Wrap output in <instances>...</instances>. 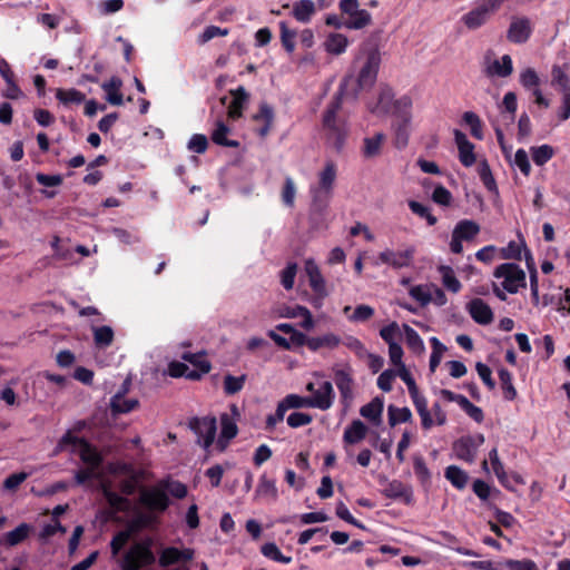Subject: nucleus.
Listing matches in <instances>:
<instances>
[{
    "instance_id": "1",
    "label": "nucleus",
    "mask_w": 570,
    "mask_h": 570,
    "mask_svg": "<svg viewBox=\"0 0 570 570\" xmlns=\"http://www.w3.org/2000/svg\"><path fill=\"white\" fill-rule=\"evenodd\" d=\"M70 451L78 454L83 463L85 469L76 473V481L82 484L89 480L96 479L99 482L104 497L110 508L115 511H129L131 503L128 499L118 495L115 492L119 488L121 493L131 494L137 487V479L132 470L126 464H112L109 466L110 479L104 475L100 469L101 456L90 444L83 439H79L68 431L59 441L56 452Z\"/></svg>"
},
{
    "instance_id": "2",
    "label": "nucleus",
    "mask_w": 570,
    "mask_h": 570,
    "mask_svg": "<svg viewBox=\"0 0 570 570\" xmlns=\"http://www.w3.org/2000/svg\"><path fill=\"white\" fill-rule=\"evenodd\" d=\"M492 291L500 301H507V294H517L527 286L525 272L514 263H503L493 271Z\"/></svg>"
},
{
    "instance_id": "3",
    "label": "nucleus",
    "mask_w": 570,
    "mask_h": 570,
    "mask_svg": "<svg viewBox=\"0 0 570 570\" xmlns=\"http://www.w3.org/2000/svg\"><path fill=\"white\" fill-rule=\"evenodd\" d=\"M337 177V165L327 160L317 174V183L309 187L312 202L318 208L326 207L333 196Z\"/></svg>"
},
{
    "instance_id": "4",
    "label": "nucleus",
    "mask_w": 570,
    "mask_h": 570,
    "mask_svg": "<svg viewBox=\"0 0 570 570\" xmlns=\"http://www.w3.org/2000/svg\"><path fill=\"white\" fill-rule=\"evenodd\" d=\"M346 81L341 86L338 95L328 106L323 117L324 128L327 130V138L336 150H340L345 141L347 129L344 122L336 119L342 104V97L345 95Z\"/></svg>"
},
{
    "instance_id": "5",
    "label": "nucleus",
    "mask_w": 570,
    "mask_h": 570,
    "mask_svg": "<svg viewBox=\"0 0 570 570\" xmlns=\"http://www.w3.org/2000/svg\"><path fill=\"white\" fill-rule=\"evenodd\" d=\"M340 10L346 16L343 21L346 29L360 30L372 23V14L360 8L358 0H341Z\"/></svg>"
},
{
    "instance_id": "6",
    "label": "nucleus",
    "mask_w": 570,
    "mask_h": 570,
    "mask_svg": "<svg viewBox=\"0 0 570 570\" xmlns=\"http://www.w3.org/2000/svg\"><path fill=\"white\" fill-rule=\"evenodd\" d=\"M155 557L150 550L149 542L134 544L122 557L121 570H140L142 567L153 563Z\"/></svg>"
},
{
    "instance_id": "7",
    "label": "nucleus",
    "mask_w": 570,
    "mask_h": 570,
    "mask_svg": "<svg viewBox=\"0 0 570 570\" xmlns=\"http://www.w3.org/2000/svg\"><path fill=\"white\" fill-rule=\"evenodd\" d=\"M414 252L413 247L399 250L385 248L375 257L374 265H386L395 269L409 267L412 264Z\"/></svg>"
},
{
    "instance_id": "8",
    "label": "nucleus",
    "mask_w": 570,
    "mask_h": 570,
    "mask_svg": "<svg viewBox=\"0 0 570 570\" xmlns=\"http://www.w3.org/2000/svg\"><path fill=\"white\" fill-rule=\"evenodd\" d=\"M304 271L308 277L309 286L315 294L313 304L314 306L320 307L323 299L328 295L325 278L323 277L317 264L312 258L305 261Z\"/></svg>"
},
{
    "instance_id": "9",
    "label": "nucleus",
    "mask_w": 570,
    "mask_h": 570,
    "mask_svg": "<svg viewBox=\"0 0 570 570\" xmlns=\"http://www.w3.org/2000/svg\"><path fill=\"white\" fill-rule=\"evenodd\" d=\"M330 386H325L322 393L316 399L303 397L297 394H289L284 397L279 403L286 410L289 409H301V407H315L320 410H328L330 397H328Z\"/></svg>"
},
{
    "instance_id": "10",
    "label": "nucleus",
    "mask_w": 570,
    "mask_h": 570,
    "mask_svg": "<svg viewBox=\"0 0 570 570\" xmlns=\"http://www.w3.org/2000/svg\"><path fill=\"white\" fill-rule=\"evenodd\" d=\"M480 232V226L469 219L459 222L453 232L450 248L453 253L460 254L463 250L462 242L472 240Z\"/></svg>"
},
{
    "instance_id": "11",
    "label": "nucleus",
    "mask_w": 570,
    "mask_h": 570,
    "mask_svg": "<svg viewBox=\"0 0 570 570\" xmlns=\"http://www.w3.org/2000/svg\"><path fill=\"white\" fill-rule=\"evenodd\" d=\"M140 502L151 512H164L169 505L165 488L158 483L140 492Z\"/></svg>"
},
{
    "instance_id": "12",
    "label": "nucleus",
    "mask_w": 570,
    "mask_h": 570,
    "mask_svg": "<svg viewBox=\"0 0 570 570\" xmlns=\"http://www.w3.org/2000/svg\"><path fill=\"white\" fill-rule=\"evenodd\" d=\"M190 428L194 430L198 438L197 442L204 449H208L213 444L217 431L215 417H196L190 421Z\"/></svg>"
},
{
    "instance_id": "13",
    "label": "nucleus",
    "mask_w": 570,
    "mask_h": 570,
    "mask_svg": "<svg viewBox=\"0 0 570 570\" xmlns=\"http://www.w3.org/2000/svg\"><path fill=\"white\" fill-rule=\"evenodd\" d=\"M483 442L484 436L482 434L463 436L454 443L453 450L459 459L466 462H473L476 456L478 449L483 444Z\"/></svg>"
},
{
    "instance_id": "14",
    "label": "nucleus",
    "mask_w": 570,
    "mask_h": 570,
    "mask_svg": "<svg viewBox=\"0 0 570 570\" xmlns=\"http://www.w3.org/2000/svg\"><path fill=\"white\" fill-rule=\"evenodd\" d=\"M381 63V57L379 51H368L366 59L358 73V86L361 88L371 87L376 79L377 71Z\"/></svg>"
},
{
    "instance_id": "15",
    "label": "nucleus",
    "mask_w": 570,
    "mask_h": 570,
    "mask_svg": "<svg viewBox=\"0 0 570 570\" xmlns=\"http://www.w3.org/2000/svg\"><path fill=\"white\" fill-rule=\"evenodd\" d=\"M532 33V24L528 18H513L508 29V40L513 43H524Z\"/></svg>"
},
{
    "instance_id": "16",
    "label": "nucleus",
    "mask_w": 570,
    "mask_h": 570,
    "mask_svg": "<svg viewBox=\"0 0 570 570\" xmlns=\"http://www.w3.org/2000/svg\"><path fill=\"white\" fill-rule=\"evenodd\" d=\"M454 140L459 149L461 164L465 167H471L475 163L473 144L470 142L466 136L460 130H454Z\"/></svg>"
},
{
    "instance_id": "17",
    "label": "nucleus",
    "mask_w": 570,
    "mask_h": 570,
    "mask_svg": "<svg viewBox=\"0 0 570 570\" xmlns=\"http://www.w3.org/2000/svg\"><path fill=\"white\" fill-rule=\"evenodd\" d=\"M471 317L479 324L487 325L493 321L491 307L480 298H474L468 304Z\"/></svg>"
},
{
    "instance_id": "18",
    "label": "nucleus",
    "mask_w": 570,
    "mask_h": 570,
    "mask_svg": "<svg viewBox=\"0 0 570 570\" xmlns=\"http://www.w3.org/2000/svg\"><path fill=\"white\" fill-rule=\"evenodd\" d=\"M348 45L350 40L345 35L330 32L323 42V48L328 55L341 56L347 50Z\"/></svg>"
},
{
    "instance_id": "19",
    "label": "nucleus",
    "mask_w": 570,
    "mask_h": 570,
    "mask_svg": "<svg viewBox=\"0 0 570 570\" xmlns=\"http://www.w3.org/2000/svg\"><path fill=\"white\" fill-rule=\"evenodd\" d=\"M254 121L259 126L257 132L261 137H266L274 121V110L267 104H261L258 112L253 116Z\"/></svg>"
},
{
    "instance_id": "20",
    "label": "nucleus",
    "mask_w": 570,
    "mask_h": 570,
    "mask_svg": "<svg viewBox=\"0 0 570 570\" xmlns=\"http://www.w3.org/2000/svg\"><path fill=\"white\" fill-rule=\"evenodd\" d=\"M194 557V551L190 549L179 550L174 547L166 548L161 551L159 557V563L163 567L178 563L179 561H188Z\"/></svg>"
},
{
    "instance_id": "21",
    "label": "nucleus",
    "mask_w": 570,
    "mask_h": 570,
    "mask_svg": "<svg viewBox=\"0 0 570 570\" xmlns=\"http://www.w3.org/2000/svg\"><path fill=\"white\" fill-rule=\"evenodd\" d=\"M129 382H125L122 392L116 393L110 400V409L112 413H128L138 405L136 399H126L125 393L128 390Z\"/></svg>"
},
{
    "instance_id": "22",
    "label": "nucleus",
    "mask_w": 570,
    "mask_h": 570,
    "mask_svg": "<svg viewBox=\"0 0 570 570\" xmlns=\"http://www.w3.org/2000/svg\"><path fill=\"white\" fill-rule=\"evenodd\" d=\"M122 81L118 77H111L108 81L101 83V88L105 91L106 100L114 106H120L124 102L121 94Z\"/></svg>"
},
{
    "instance_id": "23",
    "label": "nucleus",
    "mask_w": 570,
    "mask_h": 570,
    "mask_svg": "<svg viewBox=\"0 0 570 570\" xmlns=\"http://www.w3.org/2000/svg\"><path fill=\"white\" fill-rule=\"evenodd\" d=\"M512 71L513 63L509 55H504L500 59H494L487 67V73L491 77L507 78Z\"/></svg>"
},
{
    "instance_id": "24",
    "label": "nucleus",
    "mask_w": 570,
    "mask_h": 570,
    "mask_svg": "<svg viewBox=\"0 0 570 570\" xmlns=\"http://www.w3.org/2000/svg\"><path fill=\"white\" fill-rule=\"evenodd\" d=\"M255 497L259 500L274 502L278 498V491L274 480H271L266 474L261 475Z\"/></svg>"
},
{
    "instance_id": "25",
    "label": "nucleus",
    "mask_w": 570,
    "mask_h": 570,
    "mask_svg": "<svg viewBox=\"0 0 570 570\" xmlns=\"http://www.w3.org/2000/svg\"><path fill=\"white\" fill-rule=\"evenodd\" d=\"M410 395L416 409V412L421 417L422 428L425 430L431 429L434 425V420L432 419L431 412L428 407L426 399L419 391Z\"/></svg>"
},
{
    "instance_id": "26",
    "label": "nucleus",
    "mask_w": 570,
    "mask_h": 570,
    "mask_svg": "<svg viewBox=\"0 0 570 570\" xmlns=\"http://www.w3.org/2000/svg\"><path fill=\"white\" fill-rule=\"evenodd\" d=\"M316 4L313 0H298L293 3V17L302 23H308L316 13Z\"/></svg>"
},
{
    "instance_id": "27",
    "label": "nucleus",
    "mask_w": 570,
    "mask_h": 570,
    "mask_svg": "<svg viewBox=\"0 0 570 570\" xmlns=\"http://www.w3.org/2000/svg\"><path fill=\"white\" fill-rule=\"evenodd\" d=\"M383 409V400L381 397H375L370 403L361 407L360 414L373 424L380 425L382 422Z\"/></svg>"
},
{
    "instance_id": "28",
    "label": "nucleus",
    "mask_w": 570,
    "mask_h": 570,
    "mask_svg": "<svg viewBox=\"0 0 570 570\" xmlns=\"http://www.w3.org/2000/svg\"><path fill=\"white\" fill-rule=\"evenodd\" d=\"M220 425H222V431H220V435L217 440V445L220 451H224L225 448L227 446L228 441L236 436L237 425L234 422V420L227 414L222 415Z\"/></svg>"
},
{
    "instance_id": "29",
    "label": "nucleus",
    "mask_w": 570,
    "mask_h": 570,
    "mask_svg": "<svg viewBox=\"0 0 570 570\" xmlns=\"http://www.w3.org/2000/svg\"><path fill=\"white\" fill-rule=\"evenodd\" d=\"M340 343L341 338L336 334L326 333L321 336L311 337V340L307 341V347L313 352L321 348L334 350Z\"/></svg>"
},
{
    "instance_id": "30",
    "label": "nucleus",
    "mask_w": 570,
    "mask_h": 570,
    "mask_svg": "<svg viewBox=\"0 0 570 570\" xmlns=\"http://www.w3.org/2000/svg\"><path fill=\"white\" fill-rule=\"evenodd\" d=\"M411 129V117L396 118L393 124V130L395 134V145L397 148H403L407 145Z\"/></svg>"
},
{
    "instance_id": "31",
    "label": "nucleus",
    "mask_w": 570,
    "mask_h": 570,
    "mask_svg": "<svg viewBox=\"0 0 570 570\" xmlns=\"http://www.w3.org/2000/svg\"><path fill=\"white\" fill-rule=\"evenodd\" d=\"M229 132L230 128L227 125H225L223 120L217 119L212 131V140L217 145L226 147H238V141L227 138V135Z\"/></svg>"
},
{
    "instance_id": "32",
    "label": "nucleus",
    "mask_w": 570,
    "mask_h": 570,
    "mask_svg": "<svg viewBox=\"0 0 570 570\" xmlns=\"http://www.w3.org/2000/svg\"><path fill=\"white\" fill-rule=\"evenodd\" d=\"M334 381L344 400H350L353 395V380L346 370L335 371Z\"/></svg>"
},
{
    "instance_id": "33",
    "label": "nucleus",
    "mask_w": 570,
    "mask_h": 570,
    "mask_svg": "<svg viewBox=\"0 0 570 570\" xmlns=\"http://www.w3.org/2000/svg\"><path fill=\"white\" fill-rule=\"evenodd\" d=\"M438 273L440 275V278H441V282H442L443 286L448 291H450L452 293L460 292L461 283L456 278L455 273H454L452 267H450L448 265H440L438 267Z\"/></svg>"
},
{
    "instance_id": "34",
    "label": "nucleus",
    "mask_w": 570,
    "mask_h": 570,
    "mask_svg": "<svg viewBox=\"0 0 570 570\" xmlns=\"http://www.w3.org/2000/svg\"><path fill=\"white\" fill-rule=\"evenodd\" d=\"M461 21L469 30H476L484 26L489 20L474 4L469 12L461 17Z\"/></svg>"
},
{
    "instance_id": "35",
    "label": "nucleus",
    "mask_w": 570,
    "mask_h": 570,
    "mask_svg": "<svg viewBox=\"0 0 570 570\" xmlns=\"http://www.w3.org/2000/svg\"><path fill=\"white\" fill-rule=\"evenodd\" d=\"M366 432L367 428L365 424L360 420H355L346 428L343 438L346 443L355 444L365 438Z\"/></svg>"
},
{
    "instance_id": "36",
    "label": "nucleus",
    "mask_w": 570,
    "mask_h": 570,
    "mask_svg": "<svg viewBox=\"0 0 570 570\" xmlns=\"http://www.w3.org/2000/svg\"><path fill=\"white\" fill-rule=\"evenodd\" d=\"M551 83L562 92V96L566 94L570 95V78L561 67H552Z\"/></svg>"
},
{
    "instance_id": "37",
    "label": "nucleus",
    "mask_w": 570,
    "mask_h": 570,
    "mask_svg": "<svg viewBox=\"0 0 570 570\" xmlns=\"http://www.w3.org/2000/svg\"><path fill=\"white\" fill-rule=\"evenodd\" d=\"M525 245L522 240L520 242H510L505 247L498 249L499 256L502 259H517L520 261L522 258V253L525 252Z\"/></svg>"
},
{
    "instance_id": "38",
    "label": "nucleus",
    "mask_w": 570,
    "mask_h": 570,
    "mask_svg": "<svg viewBox=\"0 0 570 570\" xmlns=\"http://www.w3.org/2000/svg\"><path fill=\"white\" fill-rule=\"evenodd\" d=\"M183 358L195 367L191 370L196 371L198 379L210 371V363L204 354H184Z\"/></svg>"
},
{
    "instance_id": "39",
    "label": "nucleus",
    "mask_w": 570,
    "mask_h": 570,
    "mask_svg": "<svg viewBox=\"0 0 570 570\" xmlns=\"http://www.w3.org/2000/svg\"><path fill=\"white\" fill-rule=\"evenodd\" d=\"M56 98L63 105H79L85 101V95L77 89H58L56 91Z\"/></svg>"
},
{
    "instance_id": "40",
    "label": "nucleus",
    "mask_w": 570,
    "mask_h": 570,
    "mask_svg": "<svg viewBox=\"0 0 570 570\" xmlns=\"http://www.w3.org/2000/svg\"><path fill=\"white\" fill-rule=\"evenodd\" d=\"M31 527L29 524L21 523L12 531L6 533L3 540L8 546L12 547L22 542L29 535Z\"/></svg>"
},
{
    "instance_id": "41",
    "label": "nucleus",
    "mask_w": 570,
    "mask_h": 570,
    "mask_svg": "<svg viewBox=\"0 0 570 570\" xmlns=\"http://www.w3.org/2000/svg\"><path fill=\"white\" fill-rule=\"evenodd\" d=\"M389 424L395 426L400 423L410 422L412 420V413L409 407H396L390 405L387 409Z\"/></svg>"
},
{
    "instance_id": "42",
    "label": "nucleus",
    "mask_w": 570,
    "mask_h": 570,
    "mask_svg": "<svg viewBox=\"0 0 570 570\" xmlns=\"http://www.w3.org/2000/svg\"><path fill=\"white\" fill-rule=\"evenodd\" d=\"M519 82L525 90L541 86L539 73L531 67H527L520 71Z\"/></svg>"
},
{
    "instance_id": "43",
    "label": "nucleus",
    "mask_w": 570,
    "mask_h": 570,
    "mask_svg": "<svg viewBox=\"0 0 570 570\" xmlns=\"http://www.w3.org/2000/svg\"><path fill=\"white\" fill-rule=\"evenodd\" d=\"M530 151L534 164L538 166H543L554 155V149L550 145L531 147Z\"/></svg>"
},
{
    "instance_id": "44",
    "label": "nucleus",
    "mask_w": 570,
    "mask_h": 570,
    "mask_svg": "<svg viewBox=\"0 0 570 570\" xmlns=\"http://www.w3.org/2000/svg\"><path fill=\"white\" fill-rule=\"evenodd\" d=\"M445 478L458 489L465 488L468 483V474L456 465L446 468Z\"/></svg>"
},
{
    "instance_id": "45",
    "label": "nucleus",
    "mask_w": 570,
    "mask_h": 570,
    "mask_svg": "<svg viewBox=\"0 0 570 570\" xmlns=\"http://www.w3.org/2000/svg\"><path fill=\"white\" fill-rule=\"evenodd\" d=\"M325 386H330V391H328V397H330L328 409H330L333 405L334 397H335L334 390H333L331 382L323 381L320 379L316 382H309L306 385V390L312 394L308 399H316L322 393L323 389H325Z\"/></svg>"
},
{
    "instance_id": "46",
    "label": "nucleus",
    "mask_w": 570,
    "mask_h": 570,
    "mask_svg": "<svg viewBox=\"0 0 570 570\" xmlns=\"http://www.w3.org/2000/svg\"><path fill=\"white\" fill-rule=\"evenodd\" d=\"M168 374L173 377H186L189 380H198V374L193 371L189 365L180 362H171L168 366Z\"/></svg>"
},
{
    "instance_id": "47",
    "label": "nucleus",
    "mask_w": 570,
    "mask_h": 570,
    "mask_svg": "<svg viewBox=\"0 0 570 570\" xmlns=\"http://www.w3.org/2000/svg\"><path fill=\"white\" fill-rule=\"evenodd\" d=\"M94 340L97 346L107 347L114 341V331L109 326H97L92 328Z\"/></svg>"
},
{
    "instance_id": "48",
    "label": "nucleus",
    "mask_w": 570,
    "mask_h": 570,
    "mask_svg": "<svg viewBox=\"0 0 570 570\" xmlns=\"http://www.w3.org/2000/svg\"><path fill=\"white\" fill-rule=\"evenodd\" d=\"M385 139V136L381 132L375 134L373 137L364 139V155L366 157H374L380 154L381 146Z\"/></svg>"
},
{
    "instance_id": "49",
    "label": "nucleus",
    "mask_w": 570,
    "mask_h": 570,
    "mask_svg": "<svg viewBox=\"0 0 570 570\" xmlns=\"http://www.w3.org/2000/svg\"><path fill=\"white\" fill-rule=\"evenodd\" d=\"M262 553L264 557L273 560V561H276V562H281V563H291L292 562V557H286L284 556L281 550L278 549V547L273 543V542H268V543H265L263 547H262Z\"/></svg>"
},
{
    "instance_id": "50",
    "label": "nucleus",
    "mask_w": 570,
    "mask_h": 570,
    "mask_svg": "<svg viewBox=\"0 0 570 570\" xmlns=\"http://www.w3.org/2000/svg\"><path fill=\"white\" fill-rule=\"evenodd\" d=\"M489 460H490L492 470L495 473V475L499 479V481L501 482V484L504 485L505 488H509L508 476H507V473L504 471L503 464H502V462L499 459L498 450L497 449H492L490 451Z\"/></svg>"
},
{
    "instance_id": "51",
    "label": "nucleus",
    "mask_w": 570,
    "mask_h": 570,
    "mask_svg": "<svg viewBox=\"0 0 570 570\" xmlns=\"http://www.w3.org/2000/svg\"><path fill=\"white\" fill-rule=\"evenodd\" d=\"M464 122L470 127L471 135L481 140L483 138L482 122L476 114L473 111H466L463 114Z\"/></svg>"
},
{
    "instance_id": "52",
    "label": "nucleus",
    "mask_w": 570,
    "mask_h": 570,
    "mask_svg": "<svg viewBox=\"0 0 570 570\" xmlns=\"http://www.w3.org/2000/svg\"><path fill=\"white\" fill-rule=\"evenodd\" d=\"M374 308L370 305L361 304L357 305L351 315H347V320L352 323H363L368 321L374 315Z\"/></svg>"
},
{
    "instance_id": "53",
    "label": "nucleus",
    "mask_w": 570,
    "mask_h": 570,
    "mask_svg": "<svg viewBox=\"0 0 570 570\" xmlns=\"http://www.w3.org/2000/svg\"><path fill=\"white\" fill-rule=\"evenodd\" d=\"M403 328L409 347L415 353H422L424 351V343L417 332L409 325H404Z\"/></svg>"
},
{
    "instance_id": "54",
    "label": "nucleus",
    "mask_w": 570,
    "mask_h": 570,
    "mask_svg": "<svg viewBox=\"0 0 570 570\" xmlns=\"http://www.w3.org/2000/svg\"><path fill=\"white\" fill-rule=\"evenodd\" d=\"M504 2L505 0H476L474 4L490 20Z\"/></svg>"
},
{
    "instance_id": "55",
    "label": "nucleus",
    "mask_w": 570,
    "mask_h": 570,
    "mask_svg": "<svg viewBox=\"0 0 570 570\" xmlns=\"http://www.w3.org/2000/svg\"><path fill=\"white\" fill-rule=\"evenodd\" d=\"M504 2L505 0H476L474 4L490 20Z\"/></svg>"
},
{
    "instance_id": "56",
    "label": "nucleus",
    "mask_w": 570,
    "mask_h": 570,
    "mask_svg": "<svg viewBox=\"0 0 570 570\" xmlns=\"http://www.w3.org/2000/svg\"><path fill=\"white\" fill-rule=\"evenodd\" d=\"M430 342L432 345V353H431V357H430V370L432 372H434L436 370V367L439 366V364L442 360L443 353L446 351V347L436 337H432L430 340Z\"/></svg>"
},
{
    "instance_id": "57",
    "label": "nucleus",
    "mask_w": 570,
    "mask_h": 570,
    "mask_svg": "<svg viewBox=\"0 0 570 570\" xmlns=\"http://www.w3.org/2000/svg\"><path fill=\"white\" fill-rule=\"evenodd\" d=\"M413 101L409 96H402L393 102V112L396 118L411 117Z\"/></svg>"
},
{
    "instance_id": "58",
    "label": "nucleus",
    "mask_w": 570,
    "mask_h": 570,
    "mask_svg": "<svg viewBox=\"0 0 570 570\" xmlns=\"http://www.w3.org/2000/svg\"><path fill=\"white\" fill-rule=\"evenodd\" d=\"M279 29H281L282 45L284 46V48L286 49L287 52L292 53L295 49L294 39L296 37V32L291 30L287 27V23L284 21L279 22Z\"/></svg>"
},
{
    "instance_id": "59",
    "label": "nucleus",
    "mask_w": 570,
    "mask_h": 570,
    "mask_svg": "<svg viewBox=\"0 0 570 570\" xmlns=\"http://www.w3.org/2000/svg\"><path fill=\"white\" fill-rule=\"evenodd\" d=\"M478 173L485 188L490 191H495L497 184L487 161H482L479 164Z\"/></svg>"
},
{
    "instance_id": "60",
    "label": "nucleus",
    "mask_w": 570,
    "mask_h": 570,
    "mask_svg": "<svg viewBox=\"0 0 570 570\" xmlns=\"http://www.w3.org/2000/svg\"><path fill=\"white\" fill-rule=\"evenodd\" d=\"M499 379L504 391L505 397L508 400H513L517 395V391L512 384L511 373L505 368H501L499 370Z\"/></svg>"
},
{
    "instance_id": "61",
    "label": "nucleus",
    "mask_w": 570,
    "mask_h": 570,
    "mask_svg": "<svg viewBox=\"0 0 570 570\" xmlns=\"http://www.w3.org/2000/svg\"><path fill=\"white\" fill-rule=\"evenodd\" d=\"M297 273V264L289 263L282 272H281V283L285 289H292L295 283V277Z\"/></svg>"
},
{
    "instance_id": "62",
    "label": "nucleus",
    "mask_w": 570,
    "mask_h": 570,
    "mask_svg": "<svg viewBox=\"0 0 570 570\" xmlns=\"http://www.w3.org/2000/svg\"><path fill=\"white\" fill-rule=\"evenodd\" d=\"M410 295L421 305H426L432 302V293L426 285H416L410 289Z\"/></svg>"
},
{
    "instance_id": "63",
    "label": "nucleus",
    "mask_w": 570,
    "mask_h": 570,
    "mask_svg": "<svg viewBox=\"0 0 570 570\" xmlns=\"http://www.w3.org/2000/svg\"><path fill=\"white\" fill-rule=\"evenodd\" d=\"M462 566L473 570H503L502 562H493L490 560L466 561L463 562Z\"/></svg>"
},
{
    "instance_id": "64",
    "label": "nucleus",
    "mask_w": 570,
    "mask_h": 570,
    "mask_svg": "<svg viewBox=\"0 0 570 570\" xmlns=\"http://www.w3.org/2000/svg\"><path fill=\"white\" fill-rule=\"evenodd\" d=\"M503 570H538L537 564L531 560H507L502 561Z\"/></svg>"
}]
</instances>
